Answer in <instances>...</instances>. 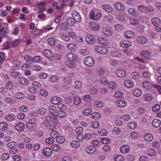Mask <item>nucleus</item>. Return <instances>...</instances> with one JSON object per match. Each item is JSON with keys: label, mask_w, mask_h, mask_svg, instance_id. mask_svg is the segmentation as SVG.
I'll list each match as a JSON object with an SVG mask.
<instances>
[{"label": "nucleus", "mask_w": 161, "mask_h": 161, "mask_svg": "<svg viewBox=\"0 0 161 161\" xmlns=\"http://www.w3.org/2000/svg\"><path fill=\"white\" fill-rule=\"evenodd\" d=\"M48 110L51 114H50L49 117L47 118V119L51 118L53 119H56L57 118V116L55 114L57 112V109L54 106H50L48 108Z\"/></svg>", "instance_id": "obj_1"}, {"label": "nucleus", "mask_w": 161, "mask_h": 161, "mask_svg": "<svg viewBox=\"0 0 161 161\" xmlns=\"http://www.w3.org/2000/svg\"><path fill=\"white\" fill-rule=\"evenodd\" d=\"M36 122V119L33 118L29 120L26 124V127L30 131H32L35 129L36 126L35 124Z\"/></svg>", "instance_id": "obj_2"}, {"label": "nucleus", "mask_w": 161, "mask_h": 161, "mask_svg": "<svg viewBox=\"0 0 161 161\" xmlns=\"http://www.w3.org/2000/svg\"><path fill=\"white\" fill-rule=\"evenodd\" d=\"M94 49L96 52L101 54H106L108 52L107 48L103 46H96Z\"/></svg>", "instance_id": "obj_3"}, {"label": "nucleus", "mask_w": 161, "mask_h": 161, "mask_svg": "<svg viewBox=\"0 0 161 161\" xmlns=\"http://www.w3.org/2000/svg\"><path fill=\"white\" fill-rule=\"evenodd\" d=\"M84 62L86 65L89 67H92L94 65V60L91 57H86Z\"/></svg>", "instance_id": "obj_4"}, {"label": "nucleus", "mask_w": 161, "mask_h": 161, "mask_svg": "<svg viewBox=\"0 0 161 161\" xmlns=\"http://www.w3.org/2000/svg\"><path fill=\"white\" fill-rule=\"evenodd\" d=\"M102 31L103 34L107 37L110 36L113 34V30L109 27H104L102 29Z\"/></svg>", "instance_id": "obj_5"}, {"label": "nucleus", "mask_w": 161, "mask_h": 161, "mask_svg": "<svg viewBox=\"0 0 161 161\" xmlns=\"http://www.w3.org/2000/svg\"><path fill=\"white\" fill-rule=\"evenodd\" d=\"M140 55L142 58L145 60L149 59L151 56L150 53L146 51H142L140 53Z\"/></svg>", "instance_id": "obj_6"}, {"label": "nucleus", "mask_w": 161, "mask_h": 161, "mask_svg": "<svg viewBox=\"0 0 161 161\" xmlns=\"http://www.w3.org/2000/svg\"><path fill=\"white\" fill-rule=\"evenodd\" d=\"M25 127L24 124L22 122L18 123L14 126V128L19 131H21L24 130Z\"/></svg>", "instance_id": "obj_7"}, {"label": "nucleus", "mask_w": 161, "mask_h": 161, "mask_svg": "<svg viewBox=\"0 0 161 161\" xmlns=\"http://www.w3.org/2000/svg\"><path fill=\"white\" fill-rule=\"evenodd\" d=\"M115 8L117 11L121 12L125 9L124 6L119 2L116 3L114 4Z\"/></svg>", "instance_id": "obj_8"}, {"label": "nucleus", "mask_w": 161, "mask_h": 161, "mask_svg": "<svg viewBox=\"0 0 161 161\" xmlns=\"http://www.w3.org/2000/svg\"><path fill=\"white\" fill-rule=\"evenodd\" d=\"M72 17L76 22L81 21V17L80 14L77 12L73 11L72 13Z\"/></svg>", "instance_id": "obj_9"}, {"label": "nucleus", "mask_w": 161, "mask_h": 161, "mask_svg": "<svg viewBox=\"0 0 161 161\" xmlns=\"http://www.w3.org/2000/svg\"><path fill=\"white\" fill-rule=\"evenodd\" d=\"M116 75L119 77L123 78L126 75V72L123 69H118L115 71Z\"/></svg>", "instance_id": "obj_10"}, {"label": "nucleus", "mask_w": 161, "mask_h": 161, "mask_svg": "<svg viewBox=\"0 0 161 161\" xmlns=\"http://www.w3.org/2000/svg\"><path fill=\"white\" fill-rule=\"evenodd\" d=\"M86 42L89 44H92L95 41L94 37L90 35L86 36L85 37Z\"/></svg>", "instance_id": "obj_11"}, {"label": "nucleus", "mask_w": 161, "mask_h": 161, "mask_svg": "<svg viewBox=\"0 0 161 161\" xmlns=\"http://www.w3.org/2000/svg\"><path fill=\"white\" fill-rule=\"evenodd\" d=\"M52 153V150L48 147L44 148L42 151L43 154L46 157L50 156L51 155Z\"/></svg>", "instance_id": "obj_12"}, {"label": "nucleus", "mask_w": 161, "mask_h": 161, "mask_svg": "<svg viewBox=\"0 0 161 161\" xmlns=\"http://www.w3.org/2000/svg\"><path fill=\"white\" fill-rule=\"evenodd\" d=\"M130 150V147L127 145H123L120 147V151L123 153H128Z\"/></svg>", "instance_id": "obj_13"}, {"label": "nucleus", "mask_w": 161, "mask_h": 161, "mask_svg": "<svg viewBox=\"0 0 161 161\" xmlns=\"http://www.w3.org/2000/svg\"><path fill=\"white\" fill-rule=\"evenodd\" d=\"M42 54L47 58H51L53 56V53L48 49L45 50L43 52Z\"/></svg>", "instance_id": "obj_14"}, {"label": "nucleus", "mask_w": 161, "mask_h": 161, "mask_svg": "<svg viewBox=\"0 0 161 161\" xmlns=\"http://www.w3.org/2000/svg\"><path fill=\"white\" fill-rule=\"evenodd\" d=\"M131 43L129 41H124L120 42L121 46L123 48H127L130 47L131 45Z\"/></svg>", "instance_id": "obj_15"}, {"label": "nucleus", "mask_w": 161, "mask_h": 161, "mask_svg": "<svg viewBox=\"0 0 161 161\" xmlns=\"http://www.w3.org/2000/svg\"><path fill=\"white\" fill-rule=\"evenodd\" d=\"M8 128V125L5 122L0 123V130L2 131H5Z\"/></svg>", "instance_id": "obj_16"}, {"label": "nucleus", "mask_w": 161, "mask_h": 161, "mask_svg": "<svg viewBox=\"0 0 161 161\" xmlns=\"http://www.w3.org/2000/svg\"><path fill=\"white\" fill-rule=\"evenodd\" d=\"M90 28L94 31H97L99 29V25L97 23L92 22L90 23Z\"/></svg>", "instance_id": "obj_17"}, {"label": "nucleus", "mask_w": 161, "mask_h": 161, "mask_svg": "<svg viewBox=\"0 0 161 161\" xmlns=\"http://www.w3.org/2000/svg\"><path fill=\"white\" fill-rule=\"evenodd\" d=\"M98 42L105 46H108V41L107 40L105 39L102 37H99L98 38Z\"/></svg>", "instance_id": "obj_18"}, {"label": "nucleus", "mask_w": 161, "mask_h": 161, "mask_svg": "<svg viewBox=\"0 0 161 161\" xmlns=\"http://www.w3.org/2000/svg\"><path fill=\"white\" fill-rule=\"evenodd\" d=\"M152 22L155 27L157 26L160 24V20L158 17H154L152 19Z\"/></svg>", "instance_id": "obj_19"}, {"label": "nucleus", "mask_w": 161, "mask_h": 161, "mask_svg": "<svg viewBox=\"0 0 161 161\" xmlns=\"http://www.w3.org/2000/svg\"><path fill=\"white\" fill-rule=\"evenodd\" d=\"M68 49L71 52L74 51L77 49L76 45L74 43L69 44L67 46Z\"/></svg>", "instance_id": "obj_20"}, {"label": "nucleus", "mask_w": 161, "mask_h": 161, "mask_svg": "<svg viewBox=\"0 0 161 161\" xmlns=\"http://www.w3.org/2000/svg\"><path fill=\"white\" fill-rule=\"evenodd\" d=\"M59 37L61 40L65 42H69L70 40L69 36L64 33L59 34Z\"/></svg>", "instance_id": "obj_21"}, {"label": "nucleus", "mask_w": 161, "mask_h": 161, "mask_svg": "<svg viewBox=\"0 0 161 161\" xmlns=\"http://www.w3.org/2000/svg\"><path fill=\"white\" fill-rule=\"evenodd\" d=\"M144 137L145 140L148 142L152 141L153 138L152 135L148 133H146L144 135Z\"/></svg>", "instance_id": "obj_22"}, {"label": "nucleus", "mask_w": 161, "mask_h": 161, "mask_svg": "<svg viewBox=\"0 0 161 161\" xmlns=\"http://www.w3.org/2000/svg\"><path fill=\"white\" fill-rule=\"evenodd\" d=\"M161 123L160 120L156 119L153 120L152 122V125L153 127L157 128L159 126Z\"/></svg>", "instance_id": "obj_23"}, {"label": "nucleus", "mask_w": 161, "mask_h": 161, "mask_svg": "<svg viewBox=\"0 0 161 161\" xmlns=\"http://www.w3.org/2000/svg\"><path fill=\"white\" fill-rule=\"evenodd\" d=\"M116 105L119 107H124L126 106V102L123 100H119L116 102L115 103Z\"/></svg>", "instance_id": "obj_24"}, {"label": "nucleus", "mask_w": 161, "mask_h": 161, "mask_svg": "<svg viewBox=\"0 0 161 161\" xmlns=\"http://www.w3.org/2000/svg\"><path fill=\"white\" fill-rule=\"evenodd\" d=\"M125 85L128 88H132L134 85L133 82L131 80H126L124 83Z\"/></svg>", "instance_id": "obj_25"}, {"label": "nucleus", "mask_w": 161, "mask_h": 161, "mask_svg": "<svg viewBox=\"0 0 161 161\" xmlns=\"http://www.w3.org/2000/svg\"><path fill=\"white\" fill-rule=\"evenodd\" d=\"M137 40L138 42L142 44H145L147 42V39L145 37L143 36L138 37Z\"/></svg>", "instance_id": "obj_26"}, {"label": "nucleus", "mask_w": 161, "mask_h": 161, "mask_svg": "<svg viewBox=\"0 0 161 161\" xmlns=\"http://www.w3.org/2000/svg\"><path fill=\"white\" fill-rule=\"evenodd\" d=\"M125 36L127 38H131L134 37V32L130 31H127L125 32Z\"/></svg>", "instance_id": "obj_27"}, {"label": "nucleus", "mask_w": 161, "mask_h": 161, "mask_svg": "<svg viewBox=\"0 0 161 161\" xmlns=\"http://www.w3.org/2000/svg\"><path fill=\"white\" fill-rule=\"evenodd\" d=\"M128 12L130 14L134 17H136L138 13L133 8H130L128 10Z\"/></svg>", "instance_id": "obj_28"}, {"label": "nucleus", "mask_w": 161, "mask_h": 161, "mask_svg": "<svg viewBox=\"0 0 161 161\" xmlns=\"http://www.w3.org/2000/svg\"><path fill=\"white\" fill-rule=\"evenodd\" d=\"M61 101V99L58 97H54L51 99V101L52 103L54 104H56Z\"/></svg>", "instance_id": "obj_29"}, {"label": "nucleus", "mask_w": 161, "mask_h": 161, "mask_svg": "<svg viewBox=\"0 0 161 161\" xmlns=\"http://www.w3.org/2000/svg\"><path fill=\"white\" fill-rule=\"evenodd\" d=\"M102 8L108 12H110L112 11V7L108 4H104L101 6Z\"/></svg>", "instance_id": "obj_30"}, {"label": "nucleus", "mask_w": 161, "mask_h": 161, "mask_svg": "<svg viewBox=\"0 0 161 161\" xmlns=\"http://www.w3.org/2000/svg\"><path fill=\"white\" fill-rule=\"evenodd\" d=\"M66 57L70 60H73L74 62L76 61V55L73 53H68L66 55Z\"/></svg>", "instance_id": "obj_31"}, {"label": "nucleus", "mask_w": 161, "mask_h": 161, "mask_svg": "<svg viewBox=\"0 0 161 161\" xmlns=\"http://www.w3.org/2000/svg\"><path fill=\"white\" fill-rule=\"evenodd\" d=\"M142 86L146 89H148L151 87L152 84L150 82L147 81H145L143 82Z\"/></svg>", "instance_id": "obj_32"}, {"label": "nucleus", "mask_w": 161, "mask_h": 161, "mask_svg": "<svg viewBox=\"0 0 161 161\" xmlns=\"http://www.w3.org/2000/svg\"><path fill=\"white\" fill-rule=\"evenodd\" d=\"M15 118V116L13 114H8L5 117V119L7 121H12L14 120Z\"/></svg>", "instance_id": "obj_33"}, {"label": "nucleus", "mask_w": 161, "mask_h": 161, "mask_svg": "<svg viewBox=\"0 0 161 161\" xmlns=\"http://www.w3.org/2000/svg\"><path fill=\"white\" fill-rule=\"evenodd\" d=\"M147 8V7L146 6L143 5H140L138 6V10L141 12L144 13L147 12L146 9Z\"/></svg>", "instance_id": "obj_34"}, {"label": "nucleus", "mask_w": 161, "mask_h": 161, "mask_svg": "<svg viewBox=\"0 0 161 161\" xmlns=\"http://www.w3.org/2000/svg\"><path fill=\"white\" fill-rule=\"evenodd\" d=\"M18 80L21 84L24 85H27L29 82L28 80L24 77H19Z\"/></svg>", "instance_id": "obj_35"}, {"label": "nucleus", "mask_w": 161, "mask_h": 161, "mask_svg": "<svg viewBox=\"0 0 161 161\" xmlns=\"http://www.w3.org/2000/svg\"><path fill=\"white\" fill-rule=\"evenodd\" d=\"M153 98L151 94H145L143 96V98L146 101H151L153 100Z\"/></svg>", "instance_id": "obj_36"}, {"label": "nucleus", "mask_w": 161, "mask_h": 161, "mask_svg": "<svg viewBox=\"0 0 161 161\" xmlns=\"http://www.w3.org/2000/svg\"><path fill=\"white\" fill-rule=\"evenodd\" d=\"M86 151L88 153L92 154L95 152L96 149L94 147H89L86 148Z\"/></svg>", "instance_id": "obj_37"}, {"label": "nucleus", "mask_w": 161, "mask_h": 161, "mask_svg": "<svg viewBox=\"0 0 161 161\" xmlns=\"http://www.w3.org/2000/svg\"><path fill=\"white\" fill-rule=\"evenodd\" d=\"M67 21L68 24L70 26H72L75 24L76 22V21H75L72 17L69 18L67 19Z\"/></svg>", "instance_id": "obj_38"}, {"label": "nucleus", "mask_w": 161, "mask_h": 161, "mask_svg": "<svg viewBox=\"0 0 161 161\" xmlns=\"http://www.w3.org/2000/svg\"><path fill=\"white\" fill-rule=\"evenodd\" d=\"M105 20L109 23H112L114 21V18L112 15H108L105 16Z\"/></svg>", "instance_id": "obj_39"}, {"label": "nucleus", "mask_w": 161, "mask_h": 161, "mask_svg": "<svg viewBox=\"0 0 161 161\" xmlns=\"http://www.w3.org/2000/svg\"><path fill=\"white\" fill-rule=\"evenodd\" d=\"M133 93L134 96L139 97L142 94V91L139 89H136L133 90Z\"/></svg>", "instance_id": "obj_40"}, {"label": "nucleus", "mask_w": 161, "mask_h": 161, "mask_svg": "<svg viewBox=\"0 0 161 161\" xmlns=\"http://www.w3.org/2000/svg\"><path fill=\"white\" fill-rule=\"evenodd\" d=\"M131 77L134 80H138L140 78V75L138 73L134 72L132 73Z\"/></svg>", "instance_id": "obj_41"}, {"label": "nucleus", "mask_w": 161, "mask_h": 161, "mask_svg": "<svg viewBox=\"0 0 161 161\" xmlns=\"http://www.w3.org/2000/svg\"><path fill=\"white\" fill-rule=\"evenodd\" d=\"M56 141L59 143L61 144L63 143L65 141V138L62 136L59 135L56 138Z\"/></svg>", "instance_id": "obj_42"}, {"label": "nucleus", "mask_w": 161, "mask_h": 161, "mask_svg": "<svg viewBox=\"0 0 161 161\" xmlns=\"http://www.w3.org/2000/svg\"><path fill=\"white\" fill-rule=\"evenodd\" d=\"M114 28L115 30L118 32L121 31L123 29V26L122 25L119 24H116L114 26Z\"/></svg>", "instance_id": "obj_43"}, {"label": "nucleus", "mask_w": 161, "mask_h": 161, "mask_svg": "<svg viewBox=\"0 0 161 161\" xmlns=\"http://www.w3.org/2000/svg\"><path fill=\"white\" fill-rule=\"evenodd\" d=\"M22 41V40L20 39L15 40L11 42V45L13 47H15L19 45Z\"/></svg>", "instance_id": "obj_44"}, {"label": "nucleus", "mask_w": 161, "mask_h": 161, "mask_svg": "<svg viewBox=\"0 0 161 161\" xmlns=\"http://www.w3.org/2000/svg\"><path fill=\"white\" fill-rule=\"evenodd\" d=\"M80 145L79 142L76 141H72L71 143V146L74 148H78Z\"/></svg>", "instance_id": "obj_45"}, {"label": "nucleus", "mask_w": 161, "mask_h": 161, "mask_svg": "<svg viewBox=\"0 0 161 161\" xmlns=\"http://www.w3.org/2000/svg\"><path fill=\"white\" fill-rule=\"evenodd\" d=\"M66 64L68 67L70 68H74L76 66L74 61H68L66 62Z\"/></svg>", "instance_id": "obj_46"}, {"label": "nucleus", "mask_w": 161, "mask_h": 161, "mask_svg": "<svg viewBox=\"0 0 161 161\" xmlns=\"http://www.w3.org/2000/svg\"><path fill=\"white\" fill-rule=\"evenodd\" d=\"M59 135L58 132L55 130H53L51 133V136L53 138H56Z\"/></svg>", "instance_id": "obj_47"}, {"label": "nucleus", "mask_w": 161, "mask_h": 161, "mask_svg": "<svg viewBox=\"0 0 161 161\" xmlns=\"http://www.w3.org/2000/svg\"><path fill=\"white\" fill-rule=\"evenodd\" d=\"M66 113L63 111L60 110L58 112L57 116L60 118H62L66 116Z\"/></svg>", "instance_id": "obj_48"}, {"label": "nucleus", "mask_w": 161, "mask_h": 161, "mask_svg": "<svg viewBox=\"0 0 161 161\" xmlns=\"http://www.w3.org/2000/svg\"><path fill=\"white\" fill-rule=\"evenodd\" d=\"M48 44L51 46H53L55 44V40L54 38H50L47 40Z\"/></svg>", "instance_id": "obj_49"}, {"label": "nucleus", "mask_w": 161, "mask_h": 161, "mask_svg": "<svg viewBox=\"0 0 161 161\" xmlns=\"http://www.w3.org/2000/svg\"><path fill=\"white\" fill-rule=\"evenodd\" d=\"M147 154L150 156H153L156 154V152L153 149H149L147 151Z\"/></svg>", "instance_id": "obj_50"}, {"label": "nucleus", "mask_w": 161, "mask_h": 161, "mask_svg": "<svg viewBox=\"0 0 161 161\" xmlns=\"http://www.w3.org/2000/svg\"><path fill=\"white\" fill-rule=\"evenodd\" d=\"M121 130L119 128L116 127L112 131V133L115 135H117L119 134Z\"/></svg>", "instance_id": "obj_51"}, {"label": "nucleus", "mask_w": 161, "mask_h": 161, "mask_svg": "<svg viewBox=\"0 0 161 161\" xmlns=\"http://www.w3.org/2000/svg\"><path fill=\"white\" fill-rule=\"evenodd\" d=\"M92 112V110L89 108L85 109L83 111V114L85 116H87L89 115Z\"/></svg>", "instance_id": "obj_52"}, {"label": "nucleus", "mask_w": 161, "mask_h": 161, "mask_svg": "<svg viewBox=\"0 0 161 161\" xmlns=\"http://www.w3.org/2000/svg\"><path fill=\"white\" fill-rule=\"evenodd\" d=\"M53 150L55 152L58 151L60 149V147L59 145L57 144H53L52 147Z\"/></svg>", "instance_id": "obj_53"}, {"label": "nucleus", "mask_w": 161, "mask_h": 161, "mask_svg": "<svg viewBox=\"0 0 161 161\" xmlns=\"http://www.w3.org/2000/svg\"><path fill=\"white\" fill-rule=\"evenodd\" d=\"M108 87L110 88L114 89L116 87V84L115 82L111 81L108 84Z\"/></svg>", "instance_id": "obj_54"}, {"label": "nucleus", "mask_w": 161, "mask_h": 161, "mask_svg": "<svg viewBox=\"0 0 161 161\" xmlns=\"http://www.w3.org/2000/svg\"><path fill=\"white\" fill-rule=\"evenodd\" d=\"M99 134L100 136H105L108 134V132L106 129H101L99 131Z\"/></svg>", "instance_id": "obj_55"}, {"label": "nucleus", "mask_w": 161, "mask_h": 161, "mask_svg": "<svg viewBox=\"0 0 161 161\" xmlns=\"http://www.w3.org/2000/svg\"><path fill=\"white\" fill-rule=\"evenodd\" d=\"M99 126V123L97 121H94L91 124L92 127L94 129L98 128Z\"/></svg>", "instance_id": "obj_56"}, {"label": "nucleus", "mask_w": 161, "mask_h": 161, "mask_svg": "<svg viewBox=\"0 0 161 161\" xmlns=\"http://www.w3.org/2000/svg\"><path fill=\"white\" fill-rule=\"evenodd\" d=\"M151 75V74L149 72L144 71L143 72V76L145 78H150Z\"/></svg>", "instance_id": "obj_57"}, {"label": "nucleus", "mask_w": 161, "mask_h": 161, "mask_svg": "<svg viewBox=\"0 0 161 161\" xmlns=\"http://www.w3.org/2000/svg\"><path fill=\"white\" fill-rule=\"evenodd\" d=\"M112 56L115 57H119L121 55L120 51H115L112 53Z\"/></svg>", "instance_id": "obj_58"}, {"label": "nucleus", "mask_w": 161, "mask_h": 161, "mask_svg": "<svg viewBox=\"0 0 161 161\" xmlns=\"http://www.w3.org/2000/svg\"><path fill=\"white\" fill-rule=\"evenodd\" d=\"M115 161H124V158L121 155H118L115 158Z\"/></svg>", "instance_id": "obj_59"}, {"label": "nucleus", "mask_w": 161, "mask_h": 161, "mask_svg": "<svg viewBox=\"0 0 161 161\" xmlns=\"http://www.w3.org/2000/svg\"><path fill=\"white\" fill-rule=\"evenodd\" d=\"M103 102L100 101H96L94 103L95 106L97 107H101L103 106Z\"/></svg>", "instance_id": "obj_60"}, {"label": "nucleus", "mask_w": 161, "mask_h": 161, "mask_svg": "<svg viewBox=\"0 0 161 161\" xmlns=\"http://www.w3.org/2000/svg\"><path fill=\"white\" fill-rule=\"evenodd\" d=\"M9 157V154L7 153H5L2 154L1 156V158L2 160H6Z\"/></svg>", "instance_id": "obj_61"}, {"label": "nucleus", "mask_w": 161, "mask_h": 161, "mask_svg": "<svg viewBox=\"0 0 161 161\" xmlns=\"http://www.w3.org/2000/svg\"><path fill=\"white\" fill-rule=\"evenodd\" d=\"M116 17L120 21H123L125 19V17L121 14H117L116 16Z\"/></svg>", "instance_id": "obj_62"}, {"label": "nucleus", "mask_w": 161, "mask_h": 161, "mask_svg": "<svg viewBox=\"0 0 161 161\" xmlns=\"http://www.w3.org/2000/svg\"><path fill=\"white\" fill-rule=\"evenodd\" d=\"M160 107L159 104H157L154 105L152 108V110L153 111L157 112L160 109Z\"/></svg>", "instance_id": "obj_63"}, {"label": "nucleus", "mask_w": 161, "mask_h": 161, "mask_svg": "<svg viewBox=\"0 0 161 161\" xmlns=\"http://www.w3.org/2000/svg\"><path fill=\"white\" fill-rule=\"evenodd\" d=\"M137 126L136 123L135 122L130 123L128 125V126L130 129H133L135 128Z\"/></svg>", "instance_id": "obj_64"}]
</instances>
